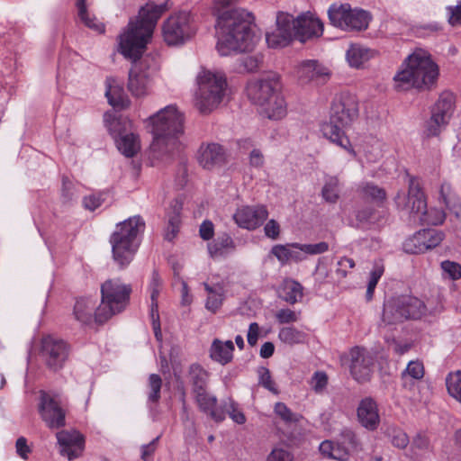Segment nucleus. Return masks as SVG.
Returning <instances> with one entry per match:
<instances>
[{
  "instance_id": "nucleus-1",
  "label": "nucleus",
  "mask_w": 461,
  "mask_h": 461,
  "mask_svg": "<svg viewBox=\"0 0 461 461\" xmlns=\"http://www.w3.org/2000/svg\"><path fill=\"white\" fill-rule=\"evenodd\" d=\"M171 6L170 0L160 5L147 3L140 9L139 15L130 20L127 28L119 36L120 52L135 61L129 72L128 89L136 97L147 95L150 86L149 72L142 63H136V60L140 58L150 41L158 21Z\"/></svg>"
},
{
  "instance_id": "nucleus-2",
  "label": "nucleus",
  "mask_w": 461,
  "mask_h": 461,
  "mask_svg": "<svg viewBox=\"0 0 461 461\" xmlns=\"http://www.w3.org/2000/svg\"><path fill=\"white\" fill-rule=\"evenodd\" d=\"M239 0H213L216 17L217 50L221 56L253 49L256 37L251 27L252 15L244 9L224 10Z\"/></svg>"
},
{
  "instance_id": "nucleus-3",
  "label": "nucleus",
  "mask_w": 461,
  "mask_h": 461,
  "mask_svg": "<svg viewBox=\"0 0 461 461\" xmlns=\"http://www.w3.org/2000/svg\"><path fill=\"white\" fill-rule=\"evenodd\" d=\"M153 140L152 158L167 160L179 148L178 138L184 133V114L175 105H167L149 117Z\"/></svg>"
},
{
  "instance_id": "nucleus-4",
  "label": "nucleus",
  "mask_w": 461,
  "mask_h": 461,
  "mask_svg": "<svg viewBox=\"0 0 461 461\" xmlns=\"http://www.w3.org/2000/svg\"><path fill=\"white\" fill-rule=\"evenodd\" d=\"M358 116V104L354 95L341 94L331 104L330 122L322 126V133L332 143L341 147L353 157L356 152L345 133Z\"/></svg>"
},
{
  "instance_id": "nucleus-5",
  "label": "nucleus",
  "mask_w": 461,
  "mask_h": 461,
  "mask_svg": "<svg viewBox=\"0 0 461 461\" xmlns=\"http://www.w3.org/2000/svg\"><path fill=\"white\" fill-rule=\"evenodd\" d=\"M393 77L395 88L405 91L410 88L426 89L435 83L438 76V65L432 61L430 54L422 49L415 50L402 64Z\"/></svg>"
},
{
  "instance_id": "nucleus-6",
  "label": "nucleus",
  "mask_w": 461,
  "mask_h": 461,
  "mask_svg": "<svg viewBox=\"0 0 461 461\" xmlns=\"http://www.w3.org/2000/svg\"><path fill=\"white\" fill-rule=\"evenodd\" d=\"M194 106L203 114H209L224 101L228 83L224 74L202 69L196 77Z\"/></svg>"
},
{
  "instance_id": "nucleus-7",
  "label": "nucleus",
  "mask_w": 461,
  "mask_h": 461,
  "mask_svg": "<svg viewBox=\"0 0 461 461\" xmlns=\"http://www.w3.org/2000/svg\"><path fill=\"white\" fill-rule=\"evenodd\" d=\"M145 222L140 216H133L119 223L110 242L114 261L121 267L128 266L139 248V235L144 231Z\"/></svg>"
},
{
  "instance_id": "nucleus-8",
  "label": "nucleus",
  "mask_w": 461,
  "mask_h": 461,
  "mask_svg": "<svg viewBox=\"0 0 461 461\" xmlns=\"http://www.w3.org/2000/svg\"><path fill=\"white\" fill-rule=\"evenodd\" d=\"M398 208L409 210L410 213L419 220L421 224L426 225H440L446 219V213L443 210L438 208H427V202L420 188V182L415 177L409 179V191L407 201L404 194L400 192L394 198Z\"/></svg>"
},
{
  "instance_id": "nucleus-9",
  "label": "nucleus",
  "mask_w": 461,
  "mask_h": 461,
  "mask_svg": "<svg viewBox=\"0 0 461 461\" xmlns=\"http://www.w3.org/2000/svg\"><path fill=\"white\" fill-rule=\"evenodd\" d=\"M131 287L122 283L120 279H109L101 286L102 300L97 307L95 320L98 323H104L112 316L121 312L127 306Z\"/></svg>"
},
{
  "instance_id": "nucleus-10",
  "label": "nucleus",
  "mask_w": 461,
  "mask_h": 461,
  "mask_svg": "<svg viewBox=\"0 0 461 461\" xmlns=\"http://www.w3.org/2000/svg\"><path fill=\"white\" fill-rule=\"evenodd\" d=\"M425 303L417 297L402 295L384 302L381 325L392 326L407 320H419L426 314Z\"/></svg>"
},
{
  "instance_id": "nucleus-11",
  "label": "nucleus",
  "mask_w": 461,
  "mask_h": 461,
  "mask_svg": "<svg viewBox=\"0 0 461 461\" xmlns=\"http://www.w3.org/2000/svg\"><path fill=\"white\" fill-rule=\"evenodd\" d=\"M194 15L189 11L172 14L162 26V33L167 45H180L189 41L196 32Z\"/></svg>"
},
{
  "instance_id": "nucleus-12",
  "label": "nucleus",
  "mask_w": 461,
  "mask_h": 461,
  "mask_svg": "<svg viewBox=\"0 0 461 461\" xmlns=\"http://www.w3.org/2000/svg\"><path fill=\"white\" fill-rule=\"evenodd\" d=\"M330 23L344 31L366 30L371 20L368 12L352 9L348 5H331L328 10Z\"/></svg>"
},
{
  "instance_id": "nucleus-13",
  "label": "nucleus",
  "mask_w": 461,
  "mask_h": 461,
  "mask_svg": "<svg viewBox=\"0 0 461 461\" xmlns=\"http://www.w3.org/2000/svg\"><path fill=\"white\" fill-rule=\"evenodd\" d=\"M67 400L56 392H40L39 411L41 419L51 429L65 425Z\"/></svg>"
},
{
  "instance_id": "nucleus-14",
  "label": "nucleus",
  "mask_w": 461,
  "mask_h": 461,
  "mask_svg": "<svg viewBox=\"0 0 461 461\" xmlns=\"http://www.w3.org/2000/svg\"><path fill=\"white\" fill-rule=\"evenodd\" d=\"M454 112V95L451 93H443L431 110L430 119L427 122L426 134L434 137L440 134L447 125Z\"/></svg>"
},
{
  "instance_id": "nucleus-15",
  "label": "nucleus",
  "mask_w": 461,
  "mask_h": 461,
  "mask_svg": "<svg viewBox=\"0 0 461 461\" xmlns=\"http://www.w3.org/2000/svg\"><path fill=\"white\" fill-rule=\"evenodd\" d=\"M40 356L50 369L57 371L68 358V346L61 339L47 336L41 340Z\"/></svg>"
},
{
  "instance_id": "nucleus-16",
  "label": "nucleus",
  "mask_w": 461,
  "mask_h": 461,
  "mask_svg": "<svg viewBox=\"0 0 461 461\" xmlns=\"http://www.w3.org/2000/svg\"><path fill=\"white\" fill-rule=\"evenodd\" d=\"M294 39V16L286 13H278L276 15V28L266 34L268 47L273 49L284 48L288 46Z\"/></svg>"
},
{
  "instance_id": "nucleus-17",
  "label": "nucleus",
  "mask_w": 461,
  "mask_h": 461,
  "mask_svg": "<svg viewBox=\"0 0 461 461\" xmlns=\"http://www.w3.org/2000/svg\"><path fill=\"white\" fill-rule=\"evenodd\" d=\"M126 123L122 119H113L108 122L107 127L113 137L116 147L119 151L127 158L134 157L140 149V141L139 136L130 132H125V129L122 131V124Z\"/></svg>"
},
{
  "instance_id": "nucleus-18",
  "label": "nucleus",
  "mask_w": 461,
  "mask_h": 461,
  "mask_svg": "<svg viewBox=\"0 0 461 461\" xmlns=\"http://www.w3.org/2000/svg\"><path fill=\"white\" fill-rule=\"evenodd\" d=\"M348 357L352 377L358 383L369 381L373 373V356L366 349L355 347L349 351Z\"/></svg>"
},
{
  "instance_id": "nucleus-19",
  "label": "nucleus",
  "mask_w": 461,
  "mask_h": 461,
  "mask_svg": "<svg viewBox=\"0 0 461 461\" xmlns=\"http://www.w3.org/2000/svg\"><path fill=\"white\" fill-rule=\"evenodd\" d=\"M280 89L281 86L278 77L271 75L249 83L247 94L253 104L260 106L261 104H266L267 100L268 101Z\"/></svg>"
},
{
  "instance_id": "nucleus-20",
  "label": "nucleus",
  "mask_w": 461,
  "mask_h": 461,
  "mask_svg": "<svg viewBox=\"0 0 461 461\" xmlns=\"http://www.w3.org/2000/svg\"><path fill=\"white\" fill-rule=\"evenodd\" d=\"M444 238L445 234L441 230H420L404 242V250L410 254L424 253L438 246Z\"/></svg>"
},
{
  "instance_id": "nucleus-21",
  "label": "nucleus",
  "mask_w": 461,
  "mask_h": 461,
  "mask_svg": "<svg viewBox=\"0 0 461 461\" xmlns=\"http://www.w3.org/2000/svg\"><path fill=\"white\" fill-rule=\"evenodd\" d=\"M295 40L305 42L312 38H319L323 33V23L310 13L294 17Z\"/></svg>"
},
{
  "instance_id": "nucleus-22",
  "label": "nucleus",
  "mask_w": 461,
  "mask_h": 461,
  "mask_svg": "<svg viewBox=\"0 0 461 461\" xmlns=\"http://www.w3.org/2000/svg\"><path fill=\"white\" fill-rule=\"evenodd\" d=\"M268 212L263 205L242 206L233 215L235 222L243 229L255 230L267 219Z\"/></svg>"
},
{
  "instance_id": "nucleus-23",
  "label": "nucleus",
  "mask_w": 461,
  "mask_h": 461,
  "mask_svg": "<svg viewBox=\"0 0 461 461\" xmlns=\"http://www.w3.org/2000/svg\"><path fill=\"white\" fill-rule=\"evenodd\" d=\"M57 438L60 446V454L69 461L81 456L85 447V438L78 431L61 430L57 433Z\"/></svg>"
},
{
  "instance_id": "nucleus-24",
  "label": "nucleus",
  "mask_w": 461,
  "mask_h": 461,
  "mask_svg": "<svg viewBox=\"0 0 461 461\" xmlns=\"http://www.w3.org/2000/svg\"><path fill=\"white\" fill-rule=\"evenodd\" d=\"M357 418L366 429L376 430L381 421L377 402L372 397L363 398L357 408Z\"/></svg>"
},
{
  "instance_id": "nucleus-25",
  "label": "nucleus",
  "mask_w": 461,
  "mask_h": 461,
  "mask_svg": "<svg viewBox=\"0 0 461 461\" xmlns=\"http://www.w3.org/2000/svg\"><path fill=\"white\" fill-rule=\"evenodd\" d=\"M298 79L303 84L313 82L316 85H322L330 77V72L327 68L316 60H305L297 68Z\"/></svg>"
},
{
  "instance_id": "nucleus-26",
  "label": "nucleus",
  "mask_w": 461,
  "mask_h": 461,
  "mask_svg": "<svg viewBox=\"0 0 461 461\" xmlns=\"http://www.w3.org/2000/svg\"><path fill=\"white\" fill-rule=\"evenodd\" d=\"M226 158L225 149L218 143H203L197 151L198 163L206 169L221 166L225 163Z\"/></svg>"
},
{
  "instance_id": "nucleus-27",
  "label": "nucleus",
  "mask_w": 461,
  "mask_h": 461,
  "mask_svg": "<svg viewBox=\"0 0 461 461\" xmlns=\"http://www.w3.org/2000/svg\"><path fill=\"white\" fill-rule=\"evenodd\" d=\"M259 113L270 120H280L286 115V103L280 90L259 106Z\"/></svg>"
},
{
  "instance_id": "nucleus-28",
  "label": "nucleus",
  "mask_w": 461,
  "mask_h": 461,
  "mask_svg": "<svg viewBox=\"0 0 461 461\" xmlns=\"http://www.w3.org/2000/svg\"><path fill=\"white\" fill-rule=\"evenodd\" d=\"M105 86V96L110 105L116 109H124L130 105V100L123 87L114 78H106Z\"/></svg>"
},
{
  "instance_id": "nucleus-29",
  "label": "nucleus",
  "mask_w": 461,
  "mask_h": 461,
  "mask_svg": "<svg viewBox=\"0 0 461 461\" xmlns=\"http://www.w3.org/2000/svg\"><path fill=\"white\" fill-rule=\"evenodd\" d=\"M438 201L443 203L447 209L461 219V202L449 183L444 182L439 188Z\"/></svg>"
},
{
  "instance_id": "nucleus-30",
  "label": "nucleus",
  "mask_w": 461,
  "mask_h": 461,
  "mask_svg": "<svg viewBox=\"0 0 461 461\" xmlns=\"http://www.w3.org/2000/svg\"><path fill=\"white\" fill-rule=\"evenodd\" d=\"M234 344L231 340L221 341L215 339L210 348V357L212 360L226 365L232 360Z\"/></svg>"
},
{
  "instance_id": "nucleus-31",
  "label": "nucleus",
  "mask_w": 461,
  "mask_h": 461,
  "mask_svg": "<svg viewBox=\"0 0 461 461\" xmlns=\"http://www.w3.org/2000/svg\"><path fill=\"white\" fill-rule=\"evenodd\" d=\"M357 192L362 199L382 206L386 200V191L373 182H363L358 185Z\"/></svg>"
},
{
  "instance_id": "nucleus-32",
  "label": "nucleus",
  "mask_w": 461,
  "mask_h": 461,
  "mask_svg": "<svg viewBox=\"0 0 461 461\" xmlns=\"http://www.w3.org/2000/svg\"><path fill=\"white\" fill-rule=\"evenodd\" d=\"M95 301L90 298L77 300L74 306V315L77 321L82 324H89L96 312Z\"/></svg>"
},
{
  "instance_id": "nucleus-33",
  "label": "nucleus",
  "mask_w": 461,
  "mask_h": 461,
  "mask_svg": "<svg viewBox=\"0 0 461 461\" xmlns=\"http://www.w3.org/2000/svg\"><path fill=\"white\" fill-rule=\"evenodd\" d=\"M303 285L294 280L285 279L280 288V298L290 304H294L300 302L303 297Z\"/></svg>"
},
{
  "instance_id": "nucleus-34",
  "label": "nucleus",
  "mask_w": 461,
  "mask_h": 461,
  "mask_svg": "<svg viewBox=\"0 0 461 461\" xmlns=\"http://www.w3.org/2000/svg\"><path fill=\"white\" fill-rule=\"evenodd\" d=\"M208 252L212 258L224 256L235 249L232 238L228 233L219 234L218 237L207 245Z\"/></svg>"
},
{
  "instance_id": "nucleus-35",
  "label": "nucleus",
  "mask_w": 461,
  "mask_h": 461,
  "mask_svg": "<svg viewBox=\"0 0 461 461\" xmlns=\"http://www.w3.org/2000/svg\"><path fill=\"white\" fill-rule=\"evenodd\" d=\"M372 56L373 51L370 49L358 44L350 45L346 54L348 64L357 68L368 61Z\"/></svg>"
},
{
  "instance_id": "nucleus-36",
  "label": "nucleus",
  "mask_w": 461,
  "mask_h": 461,
  "mask_svg": "<svg viewBox=\"0 0 461 461\" xmlns=\"http://www.w3.org/2000/svg\"><path fill=\"white\" fill-rule=\"evenodd\" d=\"M278 339L284 344L294 346L304 344L308 339V334L294 326H286L279 330Z\"/></svg>"
},
{
  "instance_id": "nucleus-37",
  "label": "nucleus",
  "mask_w": 461,
  "mask_h": 461,
  "mask_svg": "<svg viewBox=\"0 0 461 461\" xmlns=\"http://www.w3.org/2000/svg\"><path fill=\"white\" fill-rule=\"evenodd\" d=\"M188 377L194 393L206 389L208 373L200 365L193 364L190 366Z\"/></svg>"
},
{
  "instance_id": "nucleus-38",
  "label": "nucleus",
  "mask_w": 461,
  "mask_h": 461,
  "mask_svg": "<svg viewBox=\"0 0 461 461\" xmlns=\"http://www.w3.org/2000/svg\"><path fill=\"white\" fill-rule=\"evenodd\" d=\"M204 289L208 293V297L205 303V308L212 312H216L222 304L223 301V287L220 285L211 286L207 283H203Z\"/></svg>"
},
{
  "instance_id": "nucleus-39",
  "label": "nucleus",
  "mask_w": 461,
  "mask_h": 461,
  "mask_svg": "<svg viewBox=\"0 0 461 461\" xmlns=\"http://www.w3.org/2000/svg\"><path fill=\"white\" fill-rule=\"evenodd\" d=\"M86 0H77V7L78 16H79L80 20L88 28L93 29L98 32H104V25L103 23H99L95 18L89 17V14H88L87 9H86Z\"/></svg>"
},
{
  "instance_id": "nucleus-40",
  "label": "nucleus",
  "mask_w": 461,
  "mask_h": 461,
  "mask_svg": "<svg viewBox=\"0 0 461 461\" xmlns=\"http://www.w3.org/2000/svg\"><path fill=\"white\" fill-rule=\"evenodd\" d=\"M339 182L336 176H330L326 180L321 190V195L326 202L335 203L338 201L339 197Z\"/></svg>"
},
{
  "instance_id": "nucleus-41",
  "label": "nucleus",
  "mask_w": 461,
  "mask_h": 461,
  "mask_svg": "<svg viewBox=\"0 0 461 461\" xmlns=\"http://www.w3.org/2000/svg\"><path fill=\"white\" fill-rule=\"evenodd\" d=\"M274 412L286 424L297 423L302 419L300 414L293 412L285 403L281 402L275 404Z\"/></svg>"
},
{
  "instance_id": "nucleus-42",
  "label": "nucleus",
  "mask_w": 461,
  "mask_h": 461,
  "mask_svg": "<svg viewBox=\"0 0 461 461\" xmlns=\"http://www.w3.org/2000/svg\"><path fill=\"white\" fill-rule=\"evenodd\" d=\"M148 386L149 393L148 394V401L156 403L160 399V391L162 387V379L157 374H151L149 376Z\"/></svg>"
},
{
  "instance_id": "nucleus-43",
  "label": "nucleus",
  "mask_w": 461,
  "mask_h": 461,
  "mask_svg": "<svg viewBox=\"0 0 461 461\" xmlns=\"http://www.w3.org/2000/svg\"><path fill=\"white\" fill-rule=\"evenodd\" d=\"M448 393L461 403V374H450L446 379Z\"/></svg>"
},
{
  "instance_id": "nucleus-44",
  "label": "nucleus",
  "mask_w": 461,
  "mask_h": 461,
  "mask_svg": "<svg viewBox=\"0 0 461 461\" xmlns=\"http://www.w3.org/2000/svg\"><path fill=\"white\" fill-rule=\"evenodd\" d=\"M194 395L196 402L202 411L207 413L216 406V397L209 394L206 392V389L203 390L202 392L195 393Z\"/></svg>"
},
{
  "instance_id": "nucleus-45",
  "label": "nucleus",
  "mask_w": 461,
  "mask_h": 461,
  "mask_svg": "<svg viewBox=\"0 0 461 461\" xmlns=\"http://www.w3.org/2000/svg\"><path fill=\"white\" fill-rule=\"evenodd\" d=\"M291 246L294 249L303 251L305 255H319L329 250V244L325 241H321L316 244L291 243Z\"/></svg>"
},
{
  "instance_id": "nucleus-46",
  "label": "nucleus",
  "mask_w": 461,
  "mask_h": 461,
  "mask_svg": "<svg viewBox=\"0 0 461 461\" xmlns=\"http://www.w3.org/2000/svg\"><path fill=\"white\" fill-rule=\"evenodd\" d=\"M341 439L352 451L359 452L363 449L362 443L355 431L345 429L341 431Z\"/></svg>"
},
{
  "instance_id": "nucleus-47",
  "label": "nucleus",
  "mask_w": 461,
  "mask_h": 461,
  "mask_svg": "<svg viewBox=\"0 0 461 461\" xmlns=\"http://www.w3.org/2000/svg\"><path fill=\"white\" fill-rule=\"evenodd\" d=\"M328 375L323 371L315 372L311 378V387L316 393H322L328 385Z\"/></svg>"
},
{
  "instance_id": "nucleus-48",
  "label": "nucleus",
  "mask_w": 461,
  "mask_h": 461,
  "mask_svg": "<svg viewBox=\"0 0 461 461\" xmlns=\"http://www.w3.org/2000/svg\"><path fill=\"white\" fill-rule=\"evenodd\" d=\"M441 269L452 280H459L461 278V265L455 261L444 260L440 264Z\"/></svg>"
},
{
  "instance_id": "nucleus-49",
  "label": "nucleus",
  "mask_w": 461,
  "mask_h": 461,
  "mask_svg": "<svg viewBox=\"0 0 461 461\" xmlns=\"http://www.w3.org/2000/svg\"><path fill=\"white\" fill-rule=\"evenodd\" d=\"M301 312H294L291 309H281L276 313V319L280 324L294 323L300 320Z\"/></svg>"
},
{
  "instance_id": "nucleus-50",
  "label": "nucleus",
  "mask_w": 461,
  "mask_h": 461,
  "mask_svg": "<svg viewBox=\"0 0 461 461\" xmlns=\"http://www.w3.org/2000/svg\"><path fill=\"white\" fill-rule=\"evenodd\" d=\"M294 455L287 448L282 447H274L267 457V461H293Z\"/></svg>"
},
{
  "instance_id": "nucleus-51",
  "label": "nucleus",
  "mask_w": 461,
  "mask_h": 461,
  "mask_svg": "<svg viewBox=\"0 0 461 461\" xmlns=\"http://www.w3.org/2000/svg\"><path fill=\"white\" fill-rule=\"evenodd\" d=\"M262 63V56H247L240 59V69L247 72L256 71Z\"/></svg>"
},
{
  "instance_id": "nucleus-52",
  "label": "nucleus",
  "mask_w": 461,
  "mask_h": 461,
  "mask_svg": "<svg viewBox=\"0 0 461 461\" xmlns=\"http://www.w3.org/2000/svg\"><path fill=\"white\" fill-rule=\"evenodd\" d=\"M259 376V384L274 393H277L278 391L275 386V383L272 380L271 374L268 368L261 366L258 370Z\"/></svg>"
},
{
  "instance_id": "nucleus-53",
  "label": "nucleus",
  "mask_w": 461,
  "mask_h": 461,
  "mask_svg": "<svg viewBox=\"0 0 461 461\" xmlns=\"http://www.w3.org/2000/svg\"><path fill=\"white\" fill-rule=\"evenodd\" d=\"M167 217L168 225L165 235V239L167 240H172L179 230V227L181 224V215L167 213Z\"/></svg>"
},
{
  "instance_id": "nucleus-54",
  "label": "nucleus",
  "mask_w": 461,
  "mask_h": 461,
  "mask_svg": "<svg viewBox=\"0 0 461 461\" xmlns=\"http://www.w3.org/2000/svg\"><path fill=\"white\" fill-rule=\"evenodd\" d=\"M291 248L294 249L291 244L275 245L271 249V253L284 265L290 261L289 254L291 253Z\"/></svg>"
},
{
  "instance_id": "nucleus-55",
  "label": "nucleus",
  "mask_w": 461,
  "mask_h": 461,
  "mask_svg": "<svg viewBox=\"0 0 461 461\" xmlns=\"http://www.w3.org/2000/svg\"><path fill=\"white\" fill-rule=\"evenodd\" d=\"M336 446L330 440H324L320 444L319 450L320 452L331 459L344 461L345 460V454L342 455H337V453H334Z\"/></svg>"
},
{
  "instance_id": "nucleus-56",
  "label": "nucleus",
  "mask_w": 461,
  "mask_h": 461,
  "mask_svg": "<svg viewBox=\"0 0 461 461\" xmlns=\"http://www.w3.org/2000/svg\"><path fill=\"white\" fill-rule=\"evenodd\" d=\"M392 444L398 448H405L410 440L408 435L401 429H393L391 434Z\"/></svg>"
},
{
  "instance_id": "nucleus-57",
  "label": "nucleus",
  "mask_w": 461,
  "mask_h": 461,
  "mask_svg": "<svg viewBox=\"0 0 461 461\" xmlns=\"http://www.w3.org/2000/svg\"><path fill=\"white\" fill-rule=\"evenodd\" d=\"M408 375L413 379H421L424 375V366L423 364L420 361H411L409 362L404 373L402 375Z\"/></svg>"
},
{
  "instance_id": "nucleus-58",
  "label": "nucleus",
  "mask_w": 461,
  "mask_h": 461,
  "mask_svg": "<svg viewBox=\"0 0 461 461\" xmlns=\"http://www.w3.org/2000/svg\"><path fill=\"white\" fill-rule=\"evenodd\" d=\"M355 267V261L349 258H341L338 261V267L336 269V274L340 278H345L348 273V271Z\"/></svg>"
},
{
  "instance_id": "nucleus-59",
  "label": "nucleus",
  "mask_w": 461,
  "mask_h": 461,
  "mask_svg": "<svg viewBox=\"0 0 461 461\" xmlns=\"http://www.w3.org/2000/svg\"><path fill=\"white\" fill-rule=\"evenodd\" d=\"M430 447V442L428 436L424 433H418L412 439L411 448L413 450H429Z\"/></svg>"
},
{
  "instance_id": "nucleus-60",
  "label": "nucleus",
  "mask_w": 461,
  "mask_h": 461,
  "mask_svg": "<svg viewBox=\"0 0 461 461\" xmlns=\"http://www.w3.org/2000/svg\"><path fill=\"white\" fill-rule=\"evenodd\" d=\"M161 285H162V281L159 277V275L156 270H154L152 273V277H151V281L149 284L150 300L151 301L158 300V297L160 293Z\"/></svg>"
},
{
  "instance_id": "nucleus-61",
  "label": "nucleus",
  "mask_w": 461,
  "mask_h": 461,
  "mask_svg": "<svg viewBox=\"0 0 461 461\" xmlns=\"http://www.w3.org/2000/svg\"><path fill=\"white\" fill-rule=\"evenodd\" d=\"M103 201L104 199L102 198L101 194H94L88 196H85L83 200V204L86 209L89 211H94L102 204Z\"/></svg>"
},
{
  "instance_id": "nucleus-62",
  "label": "nucleus",
  "mask_w": 461,
  "mask_h": 461,
  "mask_svg": "<svg viewBox=\"0 0 461 461\" xmlns=\"http://www.w3.org/2000/svg\"><path fill=\"white\" fill-rule=\"evenodd\" d=\"M226 411L229 413L230 417L236 423L244 424L246 422V417L244 413L237 408L234 402H230Z\"/></svg>"
},
{
  "instance_id": "nucleus-63",
  "label": "nucleus",
  "mask_w": 461,
  "mask_h": 461,
  "mask_svg": "<svg viewBox=\"0 0 461 461\" xmlns=\"http://www.w3.org/2000/svg\"><path fill=\"white\" fill-rule=\"evenodd\" d=\"M265 235L272 240H276L280 234V225L275 220H270L264 227Z\"/></svg>"
},
{
  "instance_id": "nucleus-64",
  "label": "nucleus",
  "mask_w": 461,
  "mask_h": 461,
  "mask_svg": "<svg viewBox=\"0 0 461 461\" xmlns=\"http://www.w3.org/2000/svg\"><path fill=\"white\" fill-rule=\"evenodd\" d=\"M450 16H449V23L453 26L458 25L461 23V0H459L458 4L455 7L448 8Z\"/></svg>"
}]
</instances>
